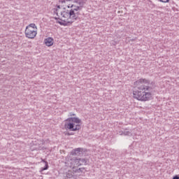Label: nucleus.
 <instances>
[{"mask_svg": "<svg viewBox=\"0 0 179 179\" xmlns=\"http://www.w3.org/2000/svg\"><path fill=\"white\" fill-rule=\"evenodd\" d=\"M142 83L145 85H142ZM136 85H141L138 87V90L133 92L134 99L140 101H149V100H152V93L146 92V91L150 92V90H153V87L150 86V81L149 80L141 78L136 81Z\"/></svg>", "mask_w": 179, "mask_h": 179, "instance_id": "f257e3e1", "label": "nucleus"}, {"mask_svg": "<svg viewBox=\"0 0 179 179\" xmlns=\"http://www.w3.org/2000/svg\"><path fill=\"white\" fill-rule=\"evenodd\" d=\"M78 15H79V13H74L72 10H65L64 11L61 12V16L64 20H62V19L57 17H55V20H58V19L62 20V22H57V23H59V24L61 26H66V20H68V19H72V20H78V19H79Z\"/></svg>", "mask_w": 179, "mask_h": 179, "instance_id": "f03ea898", "label": "nucleus"}, {"mask_svg": "<svg viewBox=\"0 0 179 179\" xmlns=\"http://www.w3.org/2000/svg\"><path fill=\"white\" fill-rule=\"evenodd\" d=\"M82 120L79 117H69L65 120L64 129L66 131H79L80 129V124Z\"/></svg>", "mask_w": 179, "mask_h": 179, "instance_id": "7ed1b4c3", "label": "nucleus"}, {"mask_svg": "<svg viewBox=\"0 0 179 179\" xmlns=\"http://www.w3.org/2000/svg\"><path fill=\"white\" fill-rule=\"evenodd\" d=\"M25 35L27 38H34L37 36V31H35L33 28H26Z\"/></svg>", "mask_w": 179, "mask_h": 179, "instance_id": "20e7f679", "label": "nucleus"}, {"mask_svg": "<svg viewBox=\"0 0 179 179\" xmlns=\"http://www.w3.org/2000/svg\"><path fill=\"white\" fill-rule=\"evenodd\" d=\"M83 153V148H76L71 151L73 156H80Z\"/></svg>", "mask_w": 179, "mask_h": 179, "instance_id": "39448f33", "label": "nucleus"}, {"mask_svg": "<svg viewBox=\"0 0 179 179\" xmlns=\"http://www.w3.org/2000/svg\"><path fill=\"white\" fill-rule=\"evenodd\" d=\"M44 41H45V45H47L48 47H51L54 44V38L51 37H48L45 38Z\"/></svg>", "mask_w": 179, "mask_h": 179, "instance_id": "423d86ee", "label": "nucleus"}, {"mask_svg": "<svg viewBox=\"0 0 179 179\" xmlns=\"http://www.w3.org/2000/svg\"><path fill=\"white\" fill-rule=\"evenodd\" d=\"M86 2H87V0H74L73 3H77L78 6L83 8V6L86 4Z\"/></svg>", "mask_w": 179, "mask_h": 179, "instance_id": "0eeeda50", "label": "nucleus"}, {"mask_svg": "<svg viewBox=\"0 0 179 179\" xmlns=\"http://www.w3.org/2000/svg\"><path fill=\"white\" fill-rule=\"evenodd\" d=\"M119 135H124V136H131L132 134L131 131H128V129H125L124 131H119Z\"/></svg>", "mask_w": 179, "mask_h": 179, "instance_id": "6e6552de", "label": "nucleus"}, {"mask_svg": "<svg viewBox=\"0 0 179 179\" xmlns=\"http://www.w3.org/2000/svg\"><path fill=\"white\" fill-rule=\"evenodd\" d=\"M75 161L76 162H78V163L80 162V166L81 164H85V165L87 164V159L86 158L76 159Z\"/></svg>", "mask_w": 179, "mask_h": 179, "instance_id": "1a4fd4ad", "label": "nucleus"}, {"mask_svg": "<svg viewBox=\"0 0 179 179\" xmlns=\"http://www.w3.org/2000/svg\"><path fill=\"white\" fill-rule=\"evenodd\" d=\"M42 162L45 163V166L43 168H41V171H44L45 170H48V162L44 159H42Z\"/></svg>", "mask_w": 179, "mask_h": 179, "instance_id": "9d476101", "label": "nucleus"}, {"mask_svg": "<svg viewBox=\"0 0 179 179\" xmlns=\"http://www.w3.org/2000/svg\"><path fill=\"white\" fill-rule=\"evenodd\" d=\"M83 8L79 6H74L73 8H71V10H73V13H75V10L76 12H78V10H82Z\"/></svg>", "mask_w": 179, "mask_h": 179, "instance_id": "9b49d317", "label": "nucleus"}, {"mask_svg": "<svg viewBox=\"0 0 179 179\" xmlns=\"http://www.w3.org/2000/svg\"><path fill=\"white\" fill-rule=\"evenodd\" d=\"M65 179L69 178H73V175L72 174V172L69 171L68 173H66V176H64Z\"/></svg>", "mask_w": 179, "mask_h": 179, "instance_id": "f8f14e48", "label": "nucleus"}, {"mask_svg": "<svg viewBox=\"0 0 179 179\" xmlns=\"http://www.w3.org/2000/svg\"><path fill=\"white\" fill-rule=\"evenodd\" d=\"M32 29V30H34V29H37V26H36V24H30L29 26L26 27V29Z\"/></svg>", "mask_w": 179, "mask_h": 179, "instance_id": "ddd939ff", "label": "nucleus"}, {"mask_svg": "<svg viewBox=\"0 0 179 179\" xmlns=\"http://www.w3.org/2000/svg\"><path fill=\"white\" fill-rule=\"evenodd\" d=\"M73 0H59V2L61 3H65V2H71Z\"/></svg>", "mask_w": 179, "mask_h": 179, "instance_id": "4468645a", "label": "nucleus"}, {"mask_svg": "<svg viewBox=\"0 0 179 179\" xmlns=\"http://www.w3.org/2000/svg\"><path fill=\"white\" fill-rule=\"evenodd\" d=\"M83 170H85V168H79L78 169V173H82L83 171Z\"/></svg>", "mask_w": 179, "mask_h": 179, "instance_id": "2eb2a0df", "label": "nucleus"}, {"mask_svg": "<svg viewBox=\"0 0 179 179\" xmlns=\"http://www.w3.org/2000/svg\"><path fill=\"white\" fill-rule=\"evenodd\" d=\"M160 2H163L164 3H167V2H170V0H159Z\"/></svg>", "mask_w": 179, "mask_h": 179, "instance_id": "dca6fc26", "label": "nucleus"}, {"mask_svg": "<svg viewBox=\"0 0 179 179\" xmlns=\"http://www.w3.org/2000/svg\"><path fill=\"white\" fill-rule=\"evenodd\" d=\"M54 13H56V15L58 16V8L55 9Z\"/></svg>", "mask_w": 179, "mask_h": 179, "instance_id": "f3484780", "label": "nucleus"}, {"mask_svg": "<svg viewBox=\"0 0 179 179\" xmlns=\"http://www.w3.org/2000/svg\"><path fill=\"white\" fill-rule=\"evenodd\" d=\"M75 115H76V114L70 113V115H69L70 117L75 116Z\"/></svg>", "mask_w": 179, "mask_h": 179, "instance_id": "a211bd4d", "label": "nucleus"}, {"mask_svg": "<svg viewBox=\"0 0 179 179\" xmlns=\"http://www.w3.org/2000/svg\"><path fill=\"white\" fill-rule=\"evenodd\" d=\"M173 179H179V176L176 175L173 176Z\"/></svg>", "mask_w": 179, "mask_h": 179, "instance_id": "6ab92c4d", "label": "nucleus"}, {"mask_svg": "<svg viewBox=\"0 0 179 179\" xmlns=\"http://www.w3.org/2000/svg\"><path fill=\"white\" fill-rule=\"evenodd\" d=\"M73 6H75V5L72 4L71 6H67V8H73Z\"/></svg>", "mask_w": 179, "mask_h": 179, "instance_id": "aec40b11", "label": "nucleus"}, {"mask_svg": "<svg viewBox=\"0 0 179 179\" xmlns=\"http://www.w3.org/2000/svg\"><path fill=\"white\" fill-rule=\"evenodd\" d=\"M68 136H71V135H73V133H67Z\"/></svg>", "mask_w": 179, "mask_h": 179, "instance_id": "412c9836", "label": "nucleus"}, {"mask_svg": "<svg viewBox=\"0 0 179 179\" xmlns=\"http://www.w3.org/2000/svg\"><path fill=\"white\" fill-rule=\"evenodd\" d=\"M57 9H61V6L58 5L57 6Z\"/></svg>", "mask_w": 179, "mask_h": 179, "instance_id": "4be33fe9", "label": "nucleus"}, {"mask_svg": "<svg viewBox=\"0 0 179 179\" xmlns=\"http://www.w3.org/2000/svg\"><path fill=\"white\" fill-rule=\"evenodd\" d=\"M67 23H73V21H68Z\"/></svg>", "mask_w": 179, "mask_h": 179, "instance_id": "5701e85b", "label": "nucleus"}, {"mask_svg": "<svg viewBox=\"0 0 179 179\" xmlns=\"http://www.w3.org/2000/svg\"><path fill=\"white\" fill-rule=\"evenodd\" d=\"M131 41H135V39H131Z\"/></svg>", "mask_w": 179, "mask_h": 179, "instance_id": "b1692460", "label": "nucleus"}]
</instances>
